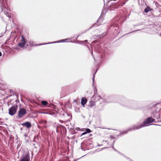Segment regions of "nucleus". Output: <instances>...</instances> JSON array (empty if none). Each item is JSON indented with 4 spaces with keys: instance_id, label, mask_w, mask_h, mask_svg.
Wrapping results in <instances>:
<instances>
[{
    "instance_id": "1",
    "label": "nucleus",
    "mask_w": 161,
    "mask_h": 161,
    "mask_svg": "<svg viewBox=\"0 0 161 161\" xmlns=\"http://www.w3.org/2000/svg\"><path fill=\"white\" fill-rule=\"evenodd\" d=\"M154 119L151 117L148 118L146 120H145L143 123L142 124L139 125H134L130 127V128L128 129L126 131H125L122 132L121 134H125L127 133V132L131 130H136L139 129L143 127L147 126L149 125V124L154 121Z\"/></svg>"
},
{
    "instance_id": "2",
    "label": "nucleus",
    "mask_w": 161,
    "mask_h": 161,
    "mask_svg": "<svg viewBox=\"0 0 161 161\" xmlns=\"http://www.w3.org/2000/svg\"><path fill=\"white\" fill-rule=\"evenodd\" d=\"M0 2L1 3V7L2 9V12L3 10V8L4 9V13L9 18L10 17V14L8 12H6L5 9H6L7 10H8V6L7 3H6V0H5V2L4 1V0H0Z\"/></svg>"
},
{
    "instance_id": "3",
    "label": "nucleus",
    "mask_w": 161,
    "mask_h": 161,
    "mask_svg": "<svg viewBox=\"0 0 161 161\" xmlns=\"http://www.w3.org/2000/svg\"><path fill=\"white\" fill-rule=\"evenodd\" d=\"M30 154L28 153H26L22 155L19 161H30Z\"/></svg>"
},
{
    "instance_id": "4",
    "label": "nucleus",
    "mask_w": 161,
    "mask_h": 161,
    "mask_svg": "<svg viewBox=\"0 0 161 161\" xmlns=\"http://www.w3.org/2000/svg\"><path fill=\"white\" fill-rule=\"evenodd\" d=\"M26 41L23 36H22L20 42L18 43V46L23 48L25 45Z\"/></svg>"
},
{
    "instance_id": "5",
    "label": "nucleus",
    "mask_w": 161,
    "mask_h": 161,
    "mask_svg": "<svg viewBox=\"0 0 161 161\" xmlns=\"http://www.w3.org/2000/svg\"><path fill=\"white\" fill-rule=\"evenodd\" d=\"M17 106H13L9 109V114L11 115H13L16 112Z\"/></svg>"
},
{
    "instance_id": "6",
    "label": "nucleus",
    "mask_w": 161,
    "mask_h": 161,
    "mask_svg": "<svg viewBox=\"0 0 161 161\" xmlns=\"http://www.w3.org/2000/svg\"><path fill=\"white\" fill-rule=\"evenodd\" d=\"M93 98L95 99V101H99L100 103L102 102H105V101L103 98H102L100 96L97 95H95L93 97Z\"/></svg>"
},
{
    "instance_id": "7",
    "label": "nucleus",
    "mask_w": 161,
    "mask_h": 161,
    "mask_svg": "<svg viewBox=\"0 0 161 161\" xmlns=\"http://www.w3.org/2000/svg\"><path fill=\"white\" fill-rule=\"evenodd\" d=\"M26 114V110L24 108L20 109L18 112V116L19 118H22Z\"/></svg>"
},
{
    "instance_id": "8",
    "label": "nucleus",
    "mask_w": 161,
    "mask_h": 161,
    "mask_svg": "<svg viewBox=\"0 0 161 161\" xmlns=\"http://www.w3.org/2000/svg\"><path fill=\"white\" fill-rule=\"evenodd\" d=\"M111 29H112L114 31V33L115 34L117 33H119V32H118V30H119V27L117 25H112L110 28Z\"/></svg>"
},
{
    "instance_id": "9",
    "label": "nucleus",
    "mask_w": 161,
    "mask_h": 161,
    "mask_svg": "<svg viewBox=\"0 0 161 161\" xmlns=\"http://www.w3.org/2000/svg\"><path fill=\"white\" fill-rule=\"evenodd\" d=\"M87 102V100L85 97H83L81 99V105L84 107H85V105L86 103Z\"/></svg>"
},
{
    "instance_id": "10",
    "label": "nucleus",
    "mask_w": 161,
    "mask_h": 161,
    "mask_svg": "<svg viewBox=\"0 0 161 161\" xmlns=\"http://www.w3.org/2000/svg\"><path fill=\"white\" fill-rule=\"evenodd\" d=\"M22 125L23 126H25L27 128H30L31 126V123L28 122H26L22 123Z\"/></svg>"
},
{
    "instance_id": "11",
    "label": "nucleus",
    "mask_w": 161,
    "mask_h": 161,
    "mask_svg": "<svg viewBox=\"0 0 161 161\" xmlns=\"http://www.w3.org/2000/svg\"><path fill=\"white\" fill-rule=\"evenodd\" d=\"M95 105V102L91 100L89 102V104L88 106L90 108L92 107Z\"/></svg>"
},
{
    "instance_id": "12",
    "label": "nucleus",
    "mask_w": 161,
    "mask_h": 161,
    "mask_svg": "<svg viewBox=\"0 0 161 161\" xmlns=\"http://www.w3.org/2000/svg\"><path fill=\"white\" fill-rule=\"evenodd\" d=\"M116 0H110L108 1V4L109 5L110 4V6H111L112 5H111V4H114V2H113V1H115Z\"/></svg>"
},
{
    "instance_id": "13",
    "label": "nucleus",
    "mask_w": 161,
    "mask_h": 161,
    "mask_svg": "<svg viewBox=\"0 0 161 161\" xmlns=\"http://www.w3.org/2000/svg\"><path fill=\"white\" fill-rule=\"evenodd\" d=\"M41 103L42 105L44 106L46 105L48 103L47 102L45 101H42L41 102Z\"/></svg>"
},
{
    "instance_id": "14",
    "label": "nucleus",
    "mask_w": 161,
    "mask_h": 161,
    "mask_svg": "<svg viewBox=\"0 0 161 161\" xmlns=\"http://www.w3.org/2000/svg\"><path fill=\"white\" fill-rule=\"evenodd\" d=\"M69 40V39L68 38H67V39H66L62 40L58 42H55L56 43V42H65L67 40Z\"/></svg>"
},
{
    "instance_id": "15",
    "label": "nucleus",
    "mask_w": 161,
    "mask_h": 161,
    "mask_svg": "<svg viewBox=\"0 0 161 161\" xmlns=\"http://www.w3.org/2000/svg\"><path fill=\"white\" fill-rule=\"evenodd\" d=\"M150 11V9L149 7H147L145 9L144 11L145 13H147Z\"/></svg>"
},
{
    "instance_id": "16",
    "label": "nucleus",
    "mask_w": 161,
    "mask_h": 161,
    "mask_svg": "<svg viewBox=\"0 0 161 161\" xmlns=\"http://www.w3.org/2000/svg\"><path fill=\"white\" fill-rule=\"evenodd\" d=\"M87 42V40H86L83 41H79L78 42V43H79V44H82L85 42Z\"/></svg>"
},
{
    "instance_id": "17",
    "label": "nucleus",
    "mask_w": 161,
    "mask_h": 161,
    "mask_svg": "<svg viewBox=\"0 0 161 161\" xmlns=\"http://www.w3.org/2000/svg\"><path fill=\"white\" fill-rule=\"evenodd\" d=\"M29 45L31 46H33L34 45V44H33V42L32 41H30L29 42Z\"/></svg>"
},
{
    "instance_id": "18",
    "label": "nucleus",
    "mask_w": 161,
    "mask_h": 161,
    "mask_svg": "<svg viewBox=\"0 0 161 161\" xmlns=\"http://www.w3.org/2000/svg\"><path fill=\"white\" fill-rule=\"evenodd\" d=\"M91 132V130L89 129H87L86 130V132L87 133H90Z\"/></svg>"
},
{
    "instance_id": "19",
    "label": "nucleus",
    "mask_w": 161,
    "mask_h": 161,
    "mask_svg": "<svg viewBox=\"0 0 161 161\" xmlns=\"http://www.w3.org/2000/svg\"><path fill=\"white\" fill-rule=\"evenodd\" d=\"M94 78H95V74H94V75H93V77L92 78L93 84L94 83Z\"/></svg>"
},
{
    "instance_id": "20",
    "label": "nucleus",
    "mask_w": 161,
    "mask_h": 161,
    "mask_svg": "<svg viewBox=\"0 0 161 161\" xmlns=\"http://www.w3.org/2000/svg\"><path fill=\"white\" fill-rule=\"evenodd\" d=\"M48 43V44H50V43ZM47 43H43V44H39L38 45H44V44H47Z\"/></svg>"
},
{
    "instance_id": "21",
    "label": "nucleus",
    "mask_w": 161,
    "mask_h": 161,
    "mask_svg": "<svg viewBox=\"0 0 161 161\" xmlns=\"http://www.w3.org/2000/svg\"><path fill=\"white\" fill-rule=\"evenodd\" d=\"M110 138H111V139H113L114 138V136H110Z\"/></svg>"
},
{
    "instance_id": "22",
    "label": "nucleus",
    "mask_w": 161,
    "mask_h": 161,
    "mask_svg": "<svg viewBox=\"0 0 161 161\" xmlns=\"http://www.w3.org/2000/svg\"><path fill=\"white\" fill-rule=\"evenodd\" d=\"M86 134V132H83V133L82 134V135H85V134Z\"/></svg>"
},
{
    "instance_id": "23",
    "label": "nucleus",
    "mask_w": 161,
    "mask_h": 161,
    "mask_svg": "<svg viewBox=\"0 0 161 161\" xmlns=\"http://www.w3.org/2000/svg\"><path fill=\"white\" fill-rule=\"evenodd\" d=\"M44 123L46 124L47 123V121L46 120H44Z\"/></svg>"
},
{
    "instance_id": "24",
    "label": "nucleus",
    "mask_w": 161,
    "mask_h": 161,
    "mask_svg": "<svg viewBox=\"0 0 161 161\" xmlns=\"http://www.w3.org/2000/svg\"><path fill=\"white\" fill-rule=\"evenodd\" d=\"M112 147H113V148L114 149V150L116 151V150L114 148V146H112Z\"/></svg>"
},
{
    "instance_id": "25",
    "label": "nucleus",
    "mask_w": 161,
    "mask_h": 161,
    "mask_svg": "<svg viewBox=\"0 0 161 161\" xmlns=\"http://www.w3.org/2000/svg\"><path fill=\"white\" fill-rule=\"evenodd\" d=\"M100 20H101V19L99 18V19H98V21H99Z\"/></svg>"
},
{
    "instance_id": "26",
    "label": "nucleus",
    "mask_w": 161,
    "mask_h": 161,
    "mask_svg": "<svg viewBox=\"0 0 161 161\" xmlns=\"http://www.w3.org/2000/svg\"><path fill=\"white\" fill-rule=\"evenodd\" d=\"M2 56L1 53L0 52V57Z\"/></svg>"
},
{
    "instance_id": "27",
    "label": "nucleus",
    "mask_w": 161,
    "mask_h": 161,
    "mask_svg": "<svg viewBox=\"0 0 161 161\" xmlns=\"http://www.w3.org/2000/svg\"><path fill=\"white\" fill-rule=\"evenodd\" d=\"M139 30H136V31H132V32H135V31H139Z\"/></svg>"
},
{
    "instance_id": "28",
    "label": "nucleus",
    "mask_w": 161,
    "mask_h": 161,
    "mask_svg": "<svg viewBox=\"0 0 161 161\" xmlns=\"http://www.w3.org/2000/svg\"><path fill=\"white\" fill-rule=\"evenodd\" d=\"M96 72H97V71H96V72H95V74H96Z\"/></svg>"
},
{
    "instance_id": "29",
    "label": "nucleus",
    "mask_w": 161,
    "mask_h": 161,
    "mask_svg": "<svg viewBox=\"0 0 161 161\" xmlns=\"http://www.w3.org/2000/svg\"><path fill=\"white\" fill-rule=\"evenodd\" d=\"M96 72H97V71H96V72H95V74H96Z\"/></svg>"
},
{
    "instance_id": "30",
    "label": "nucleus",
    "mask_w": 161,
    "mask_h": 161,
    "mask_svg": "<svg viewBox=\"0 0 161 161\" xmlns=\"http://www.w3.org/2000/svg\"><path fill=\"white\" fill-rule=\"evenodd\" d=\"M96 72H97V71H96V72H95V74H96Z\"/></svg>"
},
{
    "instance_id": "31",
    "label": "nucleus",
    "mask_w": 161,
    "mask_h": 161,
    "mask_svg": "<svg viewBox=\"0 0 161 161\" xmlns=\"http://www.w3.org/2000/svg\"><path fill=\"white\" fill-rule=\"evenodd\" d=\"M127 158L128 159H130V158Z\"/></svg>"
},
{
    "instance_id": "32",
    "label": "nucleus",
    "mask_w": 161,
    "mask_h": 161,
    "mask_svg": "<svg viewBox=\"0 0 161 161\" xmlns=\"http://www.w3.org/2000/svg\"><path fill=\"white\" fill-rule=\"evenodd\" d=\"M79 36H77V38H78V37H79Z\"/></svg>"
}]
</instances>
